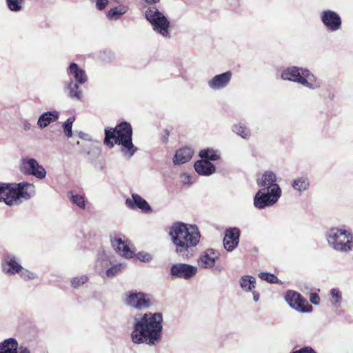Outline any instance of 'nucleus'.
<instances>
[{"instance_id": "nucleus-1", "label": "nucleus", "mask_w": 353, "mask_h": 353, "mask_svg": "<svg viewBox=\"0 0 353 353\" xmlns=\"http://www.w3.org/2000/svg\"><path fill=\"white\" fill-rule=\"evenodd\" d=\"M132 319L131 341L134 344L156 345L162 338L163 315L160 312L137 313Z\"/></svg>"}, {"instance_id": "nucleus-2", "label": "nucleus", "mask_w": 353, "mask_h": 353, "mask_svg": "<svg viewBox=\"0 0 353 353\" xmlns=\"http://www.w3.org/2000/svg\"><path fill=\"white\" fill-rule=\"evenodd\" d=\"M168 235L176 254L185 259L193 255V250L199 243L201 238L196 225H188L179 221L174 222L169 228Z\"/></svg>"}, {"instance_id": "nucleus-3", "label": "nucleus", "mask_w": 353, "mask_h": 353, "mask_svg": "<svg viewBox=\"0 0 353 353\" xmlns=\"http://www.w3.org/2000/svg\"><path fill=\"white\" fill-rule=\"evenodd\" d=\"M104 143L110 148H112L114 144L121 145V152L128 159L137 151V148L132 143V128L125 121L120 123L114 128L105 129Z\"/></svg>"}, {"instance_id": "nucleus-4", "label": "nucleus", "mask_w": 353, "mask_h": 353, "mask_svg": "<svg viewBox=\"0 0 353 353\" xmlns=\"http://www.w3.org/2000/svg\"><path fill=\"white\" fill-rule=\"evenodd\" d=\"M34 186L28 182L19 183H0V201L8 205H18L20 199H28L34 194Z\"/></svg>"}, {"instance_id": "nucleus-5", "label": "nucleus", "mask_w": 353, "mask_h": 353, "mask_svg": "<svg viewBox=\"0 0 353 353\" xmlns=\"http://www.w3.org/2000/svg\"><path fill=\"white\" fill-rule=\"evenodd\" d=\"M281 79L299 83L310 90H316L321 87L319 79L308 69L292 66L283 70Z\"/></svg>"}, {"instance_id": "nucleus-6", "label": "nucleus", "mask_w": 353, "mask_h": 353, "mask_svg": "<svg viewBox=\"0 0 353 353\" xmlns=\"http://www.w3.org/2000/svg\"><path fill=\"white\" fill-rule=\"evenodd\" d=\"M328 245L335 251L347 253L353 250V234L344 228H332L326 233Z\"/></svg>"}, {"instance_id": "nucleus-7", "label": "nucleus", "mask_w": 353, "mask_h": 353, "mask_svg": "<svg viewBox=\"0 0 353 353\" xmlns=\"http://www.w3.org/2000/svg\"><path fill=\"white\" fill-rule=\"evenodd\" d=\"M145 17L147 21L152 25L154 32L166 39L171 38L170 32V22L165 15L160 12L157 7H149L145 12Z\"/></svg>"}, {"instance_id": "nucleus-8", "label": "nucleus", "mask_w": 353, "mask_h": 353, "mask_svg": "<svg viewBox=\"0 0 353 353\" xmlns=\"http://www.w3.org/2000/svg\"><path fill=\"white\" fill-rule=\"evenodd\" d=\"M281 196V192H279L277 188L273 190L261 189L254 197V205L258 209H264L274 205Z\"/></svg>"}, {"instance_id": "nucleus-9", "label": "nucleus", "mask_w": 353, "mask_h": 353, "mask_svg": "<svg viewBox=\"0 0 353 353\" xmlns=\"http://www.w3.org/2000/svg\"><path fill=\"white\" fill-rule=\"evenodd\" d=\"M285 300L291 308L297 312L305 313L312 310V305L308 303L307 300L295 291L288 290L285 293Z\"/></svg>"}, {"instance_id": "nucleus-10", "label": "nucleus", "mask_w": 353, "mask_h": 353, "mask_svg": "<svg viewBox=\"0 0 353 353\" xmlns=\"http://www.w3.org/2000/svg\"><path fill=\"white\" fill-rule=\"evenodd\" d=\"M20 170L22 172L32 175L39 179H43L46 176L45 168L33 158L21 159Z\"/></svg>"}, {"instance_id": "nucleus-11", "label": "nucleus", "mask_w": 353, "mask_h": 353, "mask_svg": "<svg viewBox=\"0 0 353 353\" xmlns=\"http://www.w3.org/2000/svg\"><path fill=\"white\" fill-rule=\"evenodd\" d=\"M320 19L324 27L330 32H336L341 29L342 19L335 11L330 9L324 10L320 13Z\"/></svg>"}, {"instance_id": "nucleus-12", "label": "nucleus", "mask_w": 353, "mask_h": 353, "mask_svg": "<svg viewBox=\"0 0 353 353\" xmlns=\"http://www.w3.org/2000/svg\"><path fill=\"white\" fill-rule=\"evenodd\" d=\"M197 273L196 266L183 263L173 264L170 268V275L174 279H182L189 280L193 278Z\"/></svg>"}, {"instance_id": "nucleus-13", "label": "nucleus", "mask_w": 353, "mask_h": 353, "mask_svg": "<svg viewBox=\"0 0 353 353\" xmlns=\"http://www.w3.org/2000/svg\"><path fill=\"white\" fill-rule=\"evenodd\" d=\"M123 302L128 306L136 309H142L150 305L149 300L146 299L145 294L132 291L124 294Z\"/></svg>"}, {"instance_id": "nucleus-14", "label": "nucleus", "mask_w": 353, "mask_h": 353, "mask_svg": "<svg viewBox=\"0 0 353 353\" xmlns=\"http://www.w3.org/2000/svg\"><path fill=\"white\" fill-rule=\"evenodd\" d=\"M1 267L3 272L10 275L18 274L23 269V267L16 256L10 254H6L3 256Z\"/></svg>"}, {"instance_id": "nucleus-15", "label": "nucleus", "mask_w": 353, "mask_h": 353, "mask_svg": "<svg viewBox=\"0 0 353 353\" xmlns=\"http://www.w3.org/2000/svg\"><path fill=\"white\" fill-rule=\"evenodd\" d=\"M232 76V74L230 71L216 74L208 81V85L213 90H222L228 85Z\"/></svg>"}, {"instance_id": "nucleus-16", "label": "nucleus", "mask_w": 353, "mask_h": 353, "mask_svg": "<svg viewBox=\"0 0 353 353\" xmlns=\"http://www.w3.org/2000/svg\"><path fill=\"white\" fill-rule=\"evenodd\" d=\"M240 230L237 228L227 229L223 239V245L228 251L234 250L239 243Z\"/></svg>"}, {"instance_id": "nucleus-17", "label": "nucleus", "mask_w": 353, "mask_h": 353, "mask_svg": "<svg viewBox=\"0 0 353 353\" xmlns=\"http://www.w3.org/2000/svg\"><path fill=\"white\" fill-rule=\"evenodd\" d=\"M276 175L272 171H265L260 179L256 180L257 185L262 187V189L273 190L278 188L279 192L281 189L276 183Z\"/></svg>"}, {"instance_id": "nucleus-18", "label": "nucleus", "mask_w": 353, "mask_h": 353, "mask_svg": "<svg viewBox=\"0 0 353 353\" xmlns=\"http://www.w3.org/2000/svg\"><path fill=\"white\" fill-rule=\"evenodd\" d=\"M125 205L130 209L139 208L143 212L151 213L152 210L149 203L137 194H132V199L128 198L125 200Z\"/></svg>"}, {"instance_id": "nucleus-19", "label": "nucleus", "mask_w": 353, "mask_h": 353, "mask_svg": "<svg viewBox=\"0 0 353 353\" xmlns=\"http://www.w3.org/2000/svg\"><path fill=\"white\" fill-rule=\"evenodd\" d=\"M218 259V254L213 249H208L198 259L199 267L205 269L212 268Z\"/></svg>"}, {"instance_id": "nucleus-20", "label": "nucleus", "mask_w": 353, "mask_h": 353, "mask_svg": "<svg viewBox=\"0 0 353 353\" xmlns=\"http://www.w3.org/2000/svg\"><path fill=\"white\" fill-rule=\"evenodd\" d=\"M111 243L114 250L121 256L127 259H130L133 256V251L130 249L129 246L121 239V238H114L111 239Z\"/></svg>"}, {"instance_id": "nucleus-21", "label": "nucleus", "mask_w": 353, "mask_h": 353, "mask_svg": "<svg viewBox=\"0 0 353 353\" xmlns=\"http://www.w3.org/2000/svg\"><path fill=\"white\" fill-rule=\"evenodd\" d=\"M68 73L74 79L76 83L84 84L88 81V76L84 70L80 68L75 63H71L68 68Z\"/></svg>"}, {"instance_id": "nucleus-22", "label": "nucleus", "mask_w": 353, "mask_h": 353, "mask_svg": "<svg viewBox=\"0 0 353 353\" xmlns=\"http://www.w3.org/2000/svg\"><path fill=\"white\" fill-rule=\"evenodd\" d=\"M59 112L57 111H49L41 114L37 121V125L39 128L43 129L48 126L51 123L55 122L59 119Z\"/></svg>"}, {"instance_id": "nucleus-23", "label": "nucleus", "mask_w": 353, "mask_h": 353, "mask_svg": "<svg viewBox=\"0 0 353 353\" xmlns=\"http://www.w3.org/2000/svg\"><path fill=\"white\" fill-rule=\"evenodd\" d=\"M195 171L200 175L209 176L215 172V166L210 162L205 160H199L194 163Z\"/></svg>"}, {"instance_id": "nucleus-24", "label": "nucleus", "mask_w": 353, "mask_h": 353, "mask_svg": "<svg viewBox=\"0 0 353 353\" xmlns=\"http://www.w3.org/2000/svg\"><path fill=\"white\" fill-rule=\"evenodd\" d=\"M78 84V83L70 79L65 83L64 90L70 98L81 100L83 97V93Z\"/></svg>"}, {"instance_id": "nucleus-25", "label": "nucleus", "mask_w": 353, "mask_h": 353, "mask_svg": "<svg viewBox=\"0 0 353 353\" xmlns=\"http://www.w3.org/2000/svg\"><path fill=\"white\" fill-rule=\"evenodd\" d=\"M193 155V150L190 148H183L177 150L173 159L174 165H179L189 161Z\"/></svg>"}, {"instance_id": "nucleus-26", "label": "nucleus", "mask_w": 353, "mask_h": 353, "mask_svg": "<svg viewBox=\"0 0 353 353\" xmlns=\"http://www.w3.org/2000/svg\"><path fill=\"white\" fill-rule=\"evenodd\" d=\"M291 185L294 190L301 193L309 188L310 180L305 176H299L293 179Z\"/></svg>"}, {"instance_id": "nucleus-27", "label": "nucleus", "mask_w": 353, "mask_h": 353, "mask_svg": "<svg viewBox=\"0 0 353 353\" xmlns=\"http://www.w3.org/2000/svg\"><path fill=\"white\" fill-rule=\"evenodd\" d=\"M18 343L14 339H8L0 343V353H17Z\"/></svg>"}, {"instance_id": "nucleus-28", "label": "nucleus", "mask_w": 353, "mask_h": 353, "mask_svg": "<svg viewBox=\"0 0 353 353\" xmlns=\"http://www.w3.org/2000/svg\"><path fill=\"white\" fill-rule=\"evenodd\" d=\"M239 285L245 292H251L256 288V279L250 275H244L239 280Z\"/></svg>"}, {"instance_id": "nucleus-29", "label": "nucleus", "mask_w": 353, "mask_h": 353, "mask_svg": "<svg viewBox=\"0 0 353 353\" xmlns=\"http://www.w3.org/2000/svg\"><path fill=\"white\" fill-rule=\"evenodd\" d=\"M68 198L72 204L77 205L80 209H85V202L84 195L76 193L74 191H70L68 193Z\"/></svg>"}, {"instance_id": "nucleus-30", "label": "nucleus", "mask_w": 353, "mask_h": 353, "mask_svg": "<svg viewBox=\"0 0 353 353\" xmlns=\"http://www.w3.org/2000/svg\"><path fill=\"white\" fill-rule=\"evenodd\" d=\"M232 130L244 139H249L251 137L250 129L241 123L234 124L232 127Z\"/></svg>"}, {"instance_id": "nucleus-31", "label": "nucleus", "mask_w": 353, "mask_h": 353, "mask_svg": "<svg viewBox=\"0 0 353 353\" xmlns=\"http://www.w3.org/2000/svg\"><path fill=\"white\" fill-rule=\"evenodd\" d=\"M199 157L202 160L208 161H216L219 159L220 154L217 150L212 148H207L200 151Z\"/></svg>"}, {"instance_id": "nucleus-32", "label": "nucleus", "mask_w": 353, "mask_h": 353, "mask_svg": "<svg viewBox=\"0 0 353 353\" xmlns=\"http://www.w3.org/2000/svg\"><path fill=\"white\" fill-rule=\"evenodd\" d=\"M127 12V8L123 6L114 7L111 8L107 14V17L110 19H117L120 16L124 14Z\"/></svg>"}, {"instance_id": "nucleus-33", "label": "nucleus", "mask_w": 353, "mask_h": 353, "mask_svg": "<svg viewBox=\"0 0 353 353\" xmlns=\"http://www.w3.org/2000/svg\"><path fill=\"white\" fill-rule=\"evenodd\" d=\"M330 295L332 299V304L333 306L338 307L341 305L342 301L341 293L339 290L333 288L330 290Z\"/></svg>"}, {"instance_id": "nucleus-34", "label": "nucleus", "mask_w": 353, "mask_h": 353, "mask_svg": "<svg viewBox=\"0 0 353 353\" xmlns=\"http://www.w3.org/2000/svg\"><path fill=\"white\" fill-rule=\"evenodd\" d=\"M24 0H6L8 8L13 12H19L22 9Z\"/></svg>"}, {"instance_id": "nucleus-35", "label": "nucleus", "mask_w": 353, "mask_h": 353, "mask_svg": "<svg viewBox=\"0 0 353 353\" xmlns=\"http://www.w3.org/2000/svg\"><path fill=\"white\" fill-rule=\"evenodd\" d=\"M125 268V266L120 263L117 265H114L112 266L111 268L107 269L105 272V275L108 278H112L114 276H116L117 274L121 272L123 269Z\"/></svg>"}, {"instance_id": "nucleus-36", "label": "nucleus", "mask_w": 353, "mask_h": 353, "mask_svg": "<svg viewBox=\"0 0 353 353\" xmlns=\"http://www.w3.org/2000/svg\"><path fill=\"white\" fill-rule=\"evenodd\" d=\"M88 281V277L86 275L76 276L72 279L71 285L74 288H79Z\"/></svg>"}, {"instance_id": "nucleus-37", "label": "nucleus", "mask_w": 353, "mask_h": 353, "mask_svg": "<svg viewBox=\"0 0 353 353\" xmlns=\"http://www.w3.org/2000/svg\"><path fill=\"white\" fill-rule=\"evenodd\" d=\"M259 277L264 281H268L270 283H279L280 281L278 278L273 274H270L268 272H261L259 274Z\"/></svg>"}, {"instance_id": "nucleus-38", "label": "nucleus", "mask_w": 353, "mask_h": 353, "mask_svg": "<svg viewBox=\"0 0 353 353\" xmlns=\"http://www.w3.org/2000/svg\"><path fill=\"white\" fill-rule=\"evenodd\" d=\"M73 121H74V119L69 118L63 124V128L66 137L68 138H70L72 136V127Z\"/></svg>"}, {"instance_id": "nucleus-39", "label": "nucleus", "mask_w": 353, "mask_h": 353, "mask_svg": "<svg viewBox=\"0 0 353 353\" xmlns=\"http://www.w3.org/2000/svg\"><path fill=\"white\" fill-rule=\"evenodd\" d=\"M18 274L20 275L21 279H23V280H26V281L32 280L37 277V274L35 273H34L28 270L23 269V268Z\"/></svg>"}, {"instance_id": "nucleus-40", "label": "nucleus", "mask_w": 353, "mask_h": 353, "mask_svg": "<svg viewBox=\"0 0 353 353\" xmlns=\"http://www.w3.org/2000/svg\"><path fill=\"white\" fill-rule=\"evenodd\" d=\"M109 265V261L108 259H105V256L99 259L96 263V267L98 268L99 272L103 271V269L107 268Z\"/></svg>"}, {"instance_id": "nucleus-41", "label": "nucleus", "mask_w": 353, "mask_h": 353, "mask_svg": "<svg viewBox=\"0 0 353 353\" xmlns=\"http://www.w3.org/2000/svg\"><path fill=\"white\" fill-rule=\"evenodd\" d=\"M137 258L143 262H150L152 259L151 254L146 252H139L137 254Z\"/></svg>"}, {"instance_id": "nucleus-42", "label": "nucleus", "mask_w": 353, "mask_h": 353, "mask_svg": "<svg viewBox=\"0 0 353 353\" xmlns=\"http://www.w3.org/2000/svg\"><path fill=\"white\" fill-rule=\"evenodd\" d=\"M310 301L314 305H319L320 303V297L316 292H312L310 294Z\"/></svg>"}, {"instance_id": "nucleus-43", "label": "nucleus", "mask_w": 353, "mask_h": 353, "mask_svg": "<svg viewBox=\"0 0 353 353\" xmlns=\"http://www.w3.org/2000/svg\"><path fill=\"white\" fill-rule=\"evenodd\" d=\"M95 2L97 8L99 10H101L106 7L108 3V0H95Z\"/></svg>"}, {"instance_id": "nucleus-44", "label": "nucleus", "mask_w": 353, "mask_h": 353, "mask_svg": "<svg viewBox=\"0 0 353 353\" xmlns=\"http://www.w3.org/2000/svg\"><path fill=\"white\" fill-rule=\"evenodd\" d=\"M181 179L183 184H191L190 176L188 174H183L181 175Z\"/></svg>"}, {"instance_id": "nucleus-45", "label": "nucleus", "mask_w": 353, "mask_h": 353, "mask_svg": "<svg viewBox=\"0 0 353 353\" xmlns=\"http://www.w3.org/2000/svg\"><path fill=\"white\" fill-rule=\"evenodd\" d=\"M31 128H32V125L30 122H28L26 120L23 121V128L24 130L28 131L31 129Z\"/></svg>"}, {"instance_id": "nucleus-46", "label": "nucleus", "mask_w": 353, "mask_h": 353, "mask_svg": "<svg viewBox=\"0 0 353 353\" xmlns=\"http://www.w3.org/2000/svg\"><path fill=\"white\" fill-rule=\"evenodd\" d=\"M17 353H30V351L28 348L21 346L20 347H17Z\"/></svg>"}, {"instance_id": "nucleus-47", "label": "nucleus", "mask_w": 353, "mask_h": 353, "mask_svg": "<svg viewBox=\"0 0 353 353\" xmlns=\"http://www.w3.org/2000/svg\"><path fill=\"white\" fill-rule=\"evenodd\" d=\"M79 137L82 139H85V140H89L90 139V137H89V135L87 134H85L83 132H80L79 133Z\"/></svg>"}, {"instance_id": "nucleus-48", "label": "nucleus", "mask_w": 353, "mask_h": 353, "mask_svg": "<svg viewBox=\"0 0 353 353\" xmlns=\"http://www.w3.org/2000/svg\"><path fill=\"white\" fill-rule=\"evenodd\" d=\"M253 294V299L255 302H257L259 300V293L256 291H252Z\"/></svg>"}, {"instance_id": "nucleus-49", "label": "nucleus", "mask_w": 353, "mask_h": 353, "mask_svg": "<svg viewBox=\"0 0 353 353\" xmlns=\"http://www.w3.org/2000/svg\"><path fill=\"white\" fill-rule=\"evenodd\" d=\"M160 0H145V3L148 4H153L158 3Z\"/></svg>"}]
</instances>
